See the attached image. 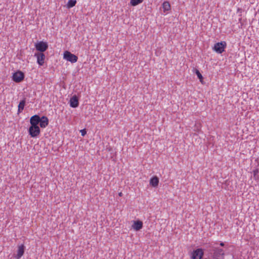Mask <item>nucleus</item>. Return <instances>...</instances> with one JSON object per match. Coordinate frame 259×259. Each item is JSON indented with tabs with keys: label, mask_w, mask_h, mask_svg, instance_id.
I'll use <instances>...</instances> for the list:
<instances>
[{
	"label": "nucleus",
	"mask_w": 259,
	"mask_h": 259,
	"mask_svg": "<svg viewBox=\"0 0 259 259\" xmlns=\"http://www.w3.org/2000/svg\"><path fill=\"white\" fill-rule=\"evenodd\" d=\"M227 44L226 41H222L214 44L212 50L218 54H222L225 51Z\"/></svg>",
	"instance_id": "f257e3e1"
},
{
	"label": "nucleus",
	"mask_w": 259,
	"mask_h": 259,
	"mask_svg": "<svg viewBox=\"0 0 259 259\" xmlns=\"http://www.w3.org/2000/svg\"><path fill=\"white\" fill-rule=\"evenodd\" d=\"M28 132L31 138H36L40 134V129L39 126L30 125Z\"/></svg>",
	"instance_id": "f03ea898"
},
{
	"label": "nucleus",
	"mask_w": 259,
	"mask_h": 259,
	"mask_svg": "<svg viewBox=\"0 0 259 259\" xmlns=\"http://www.w3.org/2000/svg\"><path fill=\"white\" fill-rule=\"evenodd\" d=\"M36 50L39 52V53H44L48 49V44L47 42L40 41L35 44Z\"/></svg>",
	"instance_id": "7ed1b4c3"
},
{
	"label": "nucleus",
	"mask_w": 259,
	"mask_h": 259,
	"mask_svg": "<svg viewBox=\"0 0 259 259\" xmlns=\"http://www.w3.org/2000/svg\"><path fill=\"white\" fill-rule=\"evenodd\" d=\"M24 77V73L20 70H18L13 74L12 80L15 82L19 83L22 81Z\"/></svg>",
	"instance_id": "20e7f679"
},
{
	"label": "nucleus",
	"mask_w": 259,
	"mask_h": 259,
	"mask_svg": "<svg viewBox=\"0 0 259 259\" xmlns=\"http://www.w3.org/2000/svg\"><path fill=\"white\" fill-rule=\"evenodd\" d=\"M64 58L72 63L76 62L78 60L77 56L74 54H72L69 51H65L64 52Z\"/></svg>",
	"instance_id": "39448f33"
},
{
	"label": "nucleus",
	"mask_w": 259,
	"mask_h": 259,
	"mask_svg": "<svg viewBox=\"0 0 259 259\" xmlns=\"http://www.w3.org/2000/svg\"><path fill=\"white\" fill-rule=\"evenodd\" d=\"M203 255V250L202 248H197L194 250L191 253V258L192 259H202Z\"/></svg>",
	"instance_id": "423d86ee"
},
{
	"label": "nucleus",
	"mask_w": 259,
	"mask_h": 259,
	"mask_svg": "<svg viewBox=\"0 0 259 259\" xmlns=\"http://www.w3.org/2000/svg\"><path fill=\"white\" fill-rule=\"evenodd\" d=\"M34 56L36 57L38 64L40 66H42L46 58L44 53H35Z\"/></svg>",
	"instance_id": "0eeeda50"
},
{
	"label": "nucleus",
	"mask_w": 259,
	"mask_h": 259,
	"mask_svg": "<svg viewBox=\"0 0 259 259\" xmlns=\"http://www.w3.org/2000/svg\"><path fill=\"white\" fill-rule=\"evenodd\" d=\"M70 106L72 108H76L79 106V99L76 95L71 97L69 101Z\"/></svg>",
	"instance_id": "6e6552de"
},
{
	"label": "nucleus",
	"mask_w": 259,
	"mask_h": 259,
	"mask_svg": "<svg viewBox=\"0 0 259 259\" xmlns=\"http://www.w3.org/2000/svg\"><path fill=\"white\" fill-rule=\"evenodd\" d=\"M40 122V116L38 114H35L32 116L30 118V125L38 126Z\"/></svg>",
	"instance_id": "1a4fd4ad"
},
{
	"label": "nucleus",
	"mask_w": 259,
	"mask_h": 259,
	"mask_svg": "<svg viewBox=\"0 0 259 259\" xmlns=\"http://www.w3.org/2000/svg\"><path fill=\"white\" fill-rule=\"evenodd\" d=\"M225 255L224 250L222 248H215L214 249L213 256L216 259H220Z\"/></svg>",
	"instance_id": "9d476101"
},
{
	"label": "nucleus",
	"mask_w": 259,
	"mask_h": 259,
	"mask_svg": "<svg viewBox=\"0 0 259 259\" xmlns=\"http://www.w3.org/2000/svg\"><path fill=\"white\" fill-rule=\"evenodd\" d=\"M143 227V223L140 220L134 221L132 225V228L136 231H140Z\"/></svg>",
	"instance_id": "9b49d317"
},
{
	"label": "nucleus",
	"mask_w": 259,
	"mask_h": 259,
	"mask_svg": "<svg viewBox=\"0 0 259 259\" xmlns=\"http://www.w3.org/2000/svg\"><path fill=\"white\" fill-rule=\"evenodd\" d=\"M49 123L48 118L46 116L40 117L39 127L46 128Z\"/></svg>",
	"instance_id": "f8f14e48"
},
{
	"label": "nucleus",
	"mask_w": 259,
	"mask_h": 259,
	"mask_svg": "<svg viewBox=\"0 0 259 259\" xmlns=\"http://www.w3.org/2000/svg\"><path fill=\"white\" fill-rule=\"evenodd\" d=\"M25 247L24 244H21L18 246L17 253L15 256L16 259H20L23 255L25 251Z\"/></svg>",
	"instance_id": "ddd939ff"
},
{
	"label": "nucleus",
	"mask_w": 259,
	"mask_h": 259,
	"mask_svg": "<svg viewBox=\"0 0 259 259\" xmlns=\"http://www.w3.org/2000/svg\"><path fill=\"white\" fill-rule=\"evenodd\" d=\"M159 184V178L156 176H154L150 180V185L153 187H156Z\"/></svg>",
	"instance_id": "4468645a"
},
{
	"label": "nucleus",
	"mask_w": 259,
	"mask_h": 259,
	"mask_svg": "<svg viewBox=\"0 0 259 259\" xmlns=\"http://www.w3.org/2000/svg\"><path fill=\"white\" fill-rule=\"evenodd\" d=\"M26 104V99L24 98L21 100L18 106V113H21L24 110Z\"/></svg>",
	"instance_id": "2eb2a0df"
},
{
	"label": "nucleus",
	"mask_w": 259,
	"mask_h": 259,
	"mask_svg": "<svg viewBox=\"0 0 259 259\" xmlns=\"http://www.w3.org/2000/svg\"><path fill=\"white\" fill-rule=\"evenodd\" d=\"M193 72L196 74V75L197 76V77L199 79L200 81L202 83H203V77L202 74H201V73L200 72V71L196 68H194L193 69Z\"/></svg>",
	"instance_id": "dca6fc26"
},
{
	"label": "nucleus",
	"mask_w": 259,
	"mask_h": 259,
	"mask_svg": "<svg viewBox=\"0 0 259 259\" xmlns=\"http://www.w3.org/2000/svg\"><path fill=\"white\" fill-rule=\"evenodd\" d=\"M162 8L163 9L164 12L168 11L170 10V5L168 2L165 1L162 4Z\"/></svg>",
	"instance_id": "f3484780"
},
{
	"label": "nucleus",
	"mask_w": 259,
	"mask_h": 259,
	"mask_svg": "<svg viewBox=\"0 0 259 259\" xmlns=\"http://www.w3.org/2000/svg\"><path fill=\"white\" fill-rule=\"evenodd\" d=\"M76 3L77 2L76 0H69L66 5L67 8L70 9L73 7L75 6Z\"/></svg>",
	"instance_id": "a211bd4d"
},
{
	"label": "nucleus",
	"mask_w": 259,
	"mask_h": 259,
	"mask_svg": "<svg viewBox=\"0 0 259 259\" xmlns=\"http://www.w3.org/2000/svg\"><path fill=\"white\" fill-rule=\"evenodd\" d=\"M143 0H131L130 3L132 6H136L141 3H142Z\"/></svg>",
	"instance_id": "6ab92c4d"
},
{
	"label": "nucleus",
	"mask_w": 259,
	"mask_h": 259,
	"mask_svg": "<svg viewBox=\"0 0 259 259\" xmlns=\"http://www.w3.org/2000/svg\"><path fill=\"white\" fill-rule=\"evenodd\" d=\"M253 178L255 180H259V171L257 169L253 170Z\"/></svg>",
	"instance_id": "aec40b11"
},
{
	"label": "nucleus",
	"mask_w": 259,
	"mask_h": 259,
	"mask_svg": "<svg viewBox=\"0 0 259 259\" xmlns=\"http://www.w3.org/2000/svg\"><path fill=\"white\" fill-rule=\"evenodd\" d=\"M80 132L81 135L82 136H84L87 134V131H86V130L85 128L81 130L80 131Z\"/></svg>",
	"instance_id": "412c9836"
},
{
	"label": "nucleus",
	"mask_w": 259,
	"mask_h": 259,
	"mask_svg": "<svg viewBox=\"0 0 259 259\" xmlns=\"http://www.w3.org/2000/svg\"><path fill=\"white\" fill-rule=\"evenodd\" d=\"M220 246H222V247H223V246H225V244H224V242H221V243H220Z\"/></svg>",
	"instance_id": "4be33fe9"
},
{
	"label": "nucleus",
	"mask_w": 259,
	"mask_h": 259,
	"mask_svg": "<svg viewBox=\"0 0 259 259\" xmlns=\"http://www.w3.org/2000/svg\"><path fill=\"white\" fill-rule=\"evenodd\" d=\"M237 11H238V12H240H240H242V9H240V8H238V9H237Z\"/></svg>",
	"instance_id": "5701e85b"
},
{
	"label": "nucleus",
	"mask_w": 259,
	"mask_h": 259,
	"mask_svg": "<svg viewBox=\"0 0 259 259\" xmlns=\"http://www.w3.org/2000/svg\"><path fill=\"white\" fill-rule=\"evenodd\" d=\"M122 193H121V192H120V193H119V195L120 196H122Z\"/></svg>",
	"instance_id": "b1692460"
},
{
	"label": "nucleus",
	"mask_w": 259,
	"mask_h": 259,
	"mask_svg": "<svg viewBox=\"0 0 259 259\" xmlns=\"http://www.w3.org/2000/svg\"><path fill=\"white\" fill-rule=\"evenodd\" d=\"M241 19H242V18H240L239 19V21H241Z\"/></svg>",
	"instance_id": "393cba45"
}]
</instances>
